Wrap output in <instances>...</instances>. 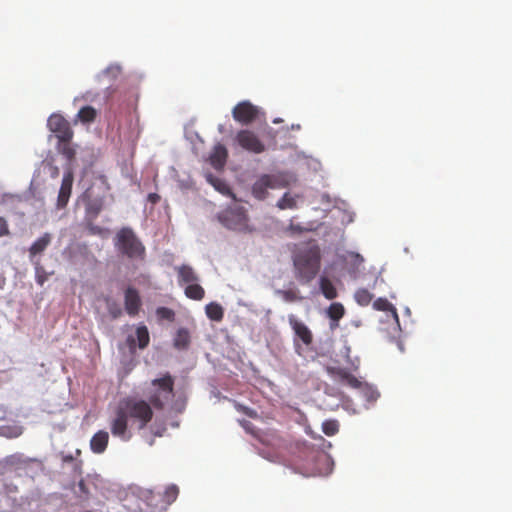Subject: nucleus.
<instances>
[{"mask_svg": "<svg viewBox=\"0 0 512 512\" xmlns=\"http://www.w3.org/2000/svg\"><path fill=\"white\" fill-rule=\"evenodd\" d=\"M153 415V407L146 400L125 398L119 403L115 417L110 423L111 433L123 441H129L132 438V433L128 429L129 420L142 430L151 422Z\"/></svg>", "mask_w": 512, "mask_h": 512, "instance_id": "f257e3e1", "label": "nucleus"}, {"mask_svg": "<svg viewBox=\"0 0 512 512\" xmlns=\"http://www.w3.org/2000/svg\"><path fill=\"white\" fill-rule=\"evenodd\" d=\"M296 278L303 284L310 283L318 274L321 255L318 246L300 250L293 259Z\"/></svg>", "mask_w": 512, "mask_h": 512, "instance_id": "f03ea898", "label": "nucleus"}, {"mask_svg": "<svg viewBox=\"0 0 512 512\" xmlns=\"http://www.w3.org/2000/svg\"><path fill=\"white\" fill-rule=\"evenodd\" d=\"M174 378L170 373L153 379L144 389L147 402L155 409L162 410L174 399Z\"/></svg>", "mask_w": 512, "mask_h": 512, "instance_id": "7ed1b4c3", "label": "nucleus"}, {"mask_svg": "<svg viewBox=\"0 0 512 512\" xmlns=\"http://www.w3.org/2000/svg\"><path fill=\"white\" fill-rule=\"evenodd\" d=\"M115 246L122 255L130 259L143 260L145 257V246L131 228H122L117 233Z\"/></svg>", "mask_w": 512, "mask_h": 512, "instance_id": "20e7f679", "label": "nucleus"}, {"mask_svg": "<svg viewBox=\"0 0 512 512\" xmlns=\"http://www.w3.org/2000/svg\"><path fill=\"white\" fill-rule=\"evenodd\" d=\"M217 218L219 222L228 229L240 232L252 231L248 224L249 218L247 212L245 208L240 205L233 204L227 207L217 215Z\"/></svg>", "mask_w": 512, "mask_h": 512, "instance_id": "39448f33", "label": "nucleus"}, {"mask_svg": "<svg viewBox=\"0 0 512 512\" xmlns=\"http://www.w3.org/2000/svg\"><path fill=\"white\" fill-rule=\"evenodd\" d=\"M288 184L284 174H263L254 182L252 194L256 199L264 200L268 196V189H280Z\"/></svg>", "mask_w": 512, "mask_h": 512, "instance_id": "423d86ee", "label": "nucleus"}, {"mask_svg": "<svg viewBox=\"0 0 512 512\" xmlns=\"http://www.w3.org/2000/svg\"><path fill=\"white\" fill-rule=\"evenodd\" d=\"M234 120L242 125H249L264 116V112L258 106L245 100L239 102L232 110Z\"/></svg>", "mask_w": 512, "mask_h": 512, "instance_id": "0eeeda50", "label": "nucleus"}, {"mask_svg": "<svg viewBox=\"0 0 512 512\" xmlns=\"http://www.w3.org/2000/svg\"><path fill=\"white\" fill-rule=\"evenodd\" d=\"M48 129L55 134L58 142L72 141L74 132L70 123L60 114H52L47 121Z\"/></svg>", "mask_w": 512, "mask_h": 512, "instance_id": "6e6552de", "label": "nucleus"}, {"mask_svg": "<svg viewBox=\"0 0 512 512\" xmlns=\"http://www.w3.org/2000/svg\"><path fill=\"white\" fill-rule=\"evenodd\" d=\"M239 146L251 153L261 154L266 150L265 144L260 140L258 135L249 129L239 130L235 137Z\"/></svg>", "mask_w": 512, "mask_h": 512, "instance_id": "1a4fd4ad", "label": "nucleus"}, {"mask_svg": "<svg viewBox=\"0 0 512 512\" xmlns=\"http://www.w3.org/2000/svg\"><path fill=\"white\" fill-rule=\"evenodd\" d=\"M326 371L331 379L339 385L347 386L351 389H357L361 386V380L347 368L328 366Z\"/></svg>", "mask_w": 512, "mask_h": 512, "instance_id": "9d476101", "label": "nucleus"}, {"mask_svg": "<svg viewBox=\"0 0 512 512\" xmlns=\"http://www.w3.org/2000/svg\"><path fill=\"white\" fill-rule=\"evenodd\" d=\"M74 181V174L72 167L68 165V167L65 169L63 179L61 182V186L59 189L58 197H57V208L58 209H64L70 199L71 193H72V185Z\"/></svg>", "mask_w": 512, "mask_h": 512, "instance_id": "9b49d317", "label": "nucleus"}, {"mask_svg": "<svg viewBox=\"0 0 512 512\" xmlns=\"http://www.w3.org/2000/svg\"><path fill=\"white\" fill-rule=\"evenodd\" d=\"M288 322L295 335L303 342L304 345L309 346L313 342V334L308 326L300 321L295 315L288 316Z\"/></svg>", "mask_w": 512, "mask_h": 512, "instance_id": "f8f14e48", "label": "nucleus"}, {"mask_svg": "<svg viewBox=\"0 0 512 512\" xmlns=\"http://www.w3.org/2000/svg\"><path fill=\"white\" fill-rule=\"evenodd\" d=\"M124 306H125V311L127 312V314L129 316L135 317L136 315H138V313L141 309V306H142V301H141L139 292L135 288L128 287L125 290Z\"/></svg>", "mask_w": 512, "mask_h": 512, "instance_id": "ddd939ff", "label": "nucleus"}, {"mask_svg": "<svg viewBox=\"0 0 512 512\" xmlns=\"http://www.w3.org/2000/svg\"><path fill=\"white\" fill-rule=\"evenodd\" d=\"M177 272L178 284L180 286H187L194 282L199 281V276L195 270L189 265H181L175 268Z\"/></svg>", "mask_w": 512, "mask_h": 512, "instance_id": "4468645a", "label": "nucleus"}, {"mask_svg": "<svg viewBox=\"0 0 512 512\" xmlns=\"http://www.w3.org/2000/svg\"><path fill=\"white\" fill-rule=\"evenodd\" d=\"M109 442V434L104 430H100L95 433L90 440V448L95 454H102Z\"/></svg>", "mask_w": 512, "mask_h": 512, "instance_id": "2eb2a0df", "label": "nucleus"}, {"mask_svg": "<svg viewBox=\"0 0 512 512\" xmlns=\"http://www.w3.org/2000/svg\"><path fill=\"white\" fill-rule=\"evenodd\" d=\"M345 308L340 302H333L326 309V315L330 319V328L335 329L339 326V320L345 315Z\"/></svg>", "mask_w": 512, "mask_h": 512, "instance_id": "dca6fc26", "label": "nucleus"}, {"mask_svg": "<svg viewBox=\"0 0 512 512\" xmlns=\"http://www.w3.org/2000/svg\"><path fill=\"white\" fill-rule=\"evenodd\" d=\"M228 157L227 149L222 144L214 146L213 151L210 155V163L215 169H221L224 167Z\"/></svg>", "mask_w": 512, "mask_h": 512, "instance_id": "f3484780", "label": "nucleus"}, {"mask_svg": "<svg viewBox=\"0 0 512 512\" xmlns=\"http://www.w3.org/2000/svg\"><path fill=\"white\" fill-rule=\"evenodd\" d=\"M52 236L50 233H44L35 240L29 248V257L32 260L36 255L41 254L50 245Z\"/></svg>", "mask_w": 512, "mask_h": 512, "instance_id": "a211bd4d", "label": "nucleus"}, {"mask_svg": "<svg viewBox=\"0 0 512 512\" xmlns=\"http://www.w3.org/2000/svg\"><path fill=\"white\" fill-rule=\"evenodd\" d=\"M319 287L323 296L328 300H333L338 296L336 287L332 281L325 276L320 277Z\"/></svg>", "mask_w": 512, "mask_h": 512, "instance_id": "6ab92c4d", "label": "nucleus"}, {"mask_svg": "<svg viewBox=\"0 0 512 512\" xmlns=\"http://www.w3.org/2000/svg\"><path fill=\"white\" fill-rule=\"evenodd\" d=\"M184 294L187 298L195 301H200L205 296L204 288L197 282L185 286Z\"/></svg>", "mask_w": 512, "mask_h": 512, "instance_id": "aec40b11", "label": "nucleus"}, {"mask_svg": "<svg viewBox=\"0 0 512 512\" xmlns=\"http://www.w3.org/2000/svg\"><path fill=\"white\" fill-rule=\"evenodd\" d=\"M205 312L207 317L216 322H220L224 317V310L219 303L211 302L206 305Z\"/></svg>", "mask_w": 512, "mask_h": 512, "instance_id": "412c9836", "label": "nucleus"}, {"mask_svg": "<svg viewBox=\"0 0 512 512\" xmlns=\"http://www.w3.org/2000/svg\"><path fill=\"white\" fill-rule=\"evenodd\" d=\"M57 150L71 163L76 156V149L71 141L58 142ZM71 166V164H69Z\"/></svg>", "mask_w": 512, "mask_h": 512, "instance_id": "4be33fe9", "label": "nucleus"}, {"mask_svg": "<svg viewBox=\"0 0 512 512\" xmlns=\"http://www.w3.org/2000/svg\"><path fill=\"white\" fill-rule=\"evenodd\" d=\"M190 343V335L188 330L180 328L174 338V346L178 349H185Z\"/></svg>", "mask_w": 512, "mask_h": 512, "instance_id": "5701e85b", "label": "nucleus"}, {"mask_svg": "<svg viewBox=\"0 0 512 512\" xmlns=\"http://www.w3.org/2000/svg\"><path fill=\"white\" fill-rule=\"evenodd\" d=\"M354 298L360 306H368L373 299V294L368 289L360 288L355 292Z\"/></svg>", "mask_w": 512, "mask_h": 512, "instance_id": "b1692460", "label": "nucleus"}, {"mask_svg": "<svg viewBox=\"0 0 512 512\" xmlns=\"http://www.w3.org/2000/svg\"><path fill=\"white\" fill-rule=\"evenodd\" d=\"M77 116L81 122L90 123L95 120L97 112L92 106H84L79 110Z\"/></svg>", "mask_w": 512, "mask_h": 512, "instance_id": "393cba45", "label": "nucleus"}, {"mask_svg": "<svg viewBox=\"0 0 512 512\" xmlns=\"http://www.w3.org/2000/svg\"><path fill=\"white\" fill-rule=\"evenodd\" d=\"M136 336L138 340V347L144 349L148 346L150 337L148 329L145 325L138 326L136 329Z\"/></svg>", "mask_w": 512, "mask_h": 512, "instance_id": "a878e982", "label": "nucleus"}, {"mask_svg": "<svg viewBox=\"0 0 512 512\" xmlns=\"http://www.w3.org/2000/svg\"><path fill=\"white\" fill-rule=\"evenodd\" d=\"M357 390H359L369 402L376 401L379 397L377 390L363 381H361V386L358 387Z\"/></svg>", "mask_w": 512, "mask_h": 512, "instance_id": "bb28decb", "label": "nucleus"}, {"mask_svg": "<svg viewBox=\"0 0 512 512\" xmlns=\"http://www.w3.org/2000/svg\"><path fill=\"white\" fill-rule=\"evenodd\" d=\"M373 307L378 311H391L396 318H398L397 311L395 307L386 299V298H378L373 302Z\"/></svg>", "mask_w": 512, "mask_h": 512, "instance_id": "cd10ccee", "label": "nucleus"}, {"mask_svg": "<svg viewBox=\"0 0 512 512\" xmlns=\"http://www.w3.org/2000/svg\"><path fill=\"white\" fill-rule=\"evenodd\" d=\"M277 207L281 210L294 209L297 207L296 198L290 193H285L277 202Z\"/></svg>", "mask_w": 512, "mask_h": 512, "instance_id": "c85d7f7f", "label": "nucleus"}, {"mask_svg": "<svg viewBox=\"0 0 512 512\" xmlns=\"http://www.w3.org/2000/svg\"><path fill=\"white\" fill-rule=\"evenodd\" d=\"M322 431L327 436H334L339 431V423L337 420H326L322 424Z\"/></svg>", "mask_w": 512, "mask_h": 512, "instance_id": "c756f323", "label": "nucleus"}, {"mask_svg": "<svg viewBox=\"0 0 512 512\" xmlns=\"http://www.w3.org/2000/svg\"><path fill=\"white\" fill-rule=\"evenodd\" d=\"M277 293L281 295L283 300L286 302H296L303 300V297L299 295L297 290H279Z\"/></svg>", "mask_w": 512, "mask_h": 512, "instance_id": "7c9ffc66", "label": "nucleus"}, {"mask_svg": "<svg viewBox=\"0 0 512 512\" xmlns=\"http://www.w3.org/2000/svg\"><path fill=\"white\" fill-rule=\"evenodd\" d=\"M156 315L159 319L162 320H168V321H174L175 319V312L167 307H159L156 310Z\"/></svg>", "mask_w": 512, "mask_h": 512, "instance_id": "2f4dec72", "label": "nucleus"}, {"mask_svg": "<svg viewBox=\"0 0 512 512\" xmlns=\"http://www.w3.org/2000/svg\"><path fill=\"white\" fill-rule=\"evenodd\" d=\"M107 309L112 318L116 319L122 315L120 306L114 301L107 302Z\"/></svg>", "mask_w": 512, "mask_h": 512, "instance_id": "473e14b6", "label": "nucleus"}, {"mask_svg": "<svg viewBox=\"0 0 512 512\" xmlns=\"http://www.w3.org/2000/svg\"><path fill=\"white\" fill-rule=\"evenodd\" d=\"M178 492H179L178 487L175 485H171V486L167 487V489L165 491L166 500L168 502L174 501L177 498Z\"/></svg>", "mask_w": 512, "mask_h": 512, "instance_id": "72a5a7b5", "label": "nucleus"}, {"mask_svg": "<svg viewBox=\"0 0 512 512\" xmlns=\"http://www.w3.org/2000/svg\"><path fill=\"white\" fill-rule=\"evenodd\" d=\"M10 235L9 226L7 220L0 216V237H5Z\"/></svg>", "mask_w": 512, "mask_h": 512, "instance_id": "f704fd0d", "label": "nucleus"}, {"mask_svg": "<svg viewBox=\"0 0 512 512\" xmlns=\"http://www.w3.org/2000/svg\"><path fill=\"white\" fill-rule=\"evenodd\" d=\"M238 410L243 412L244 414H246L247 416H249L251 418H255L257 416L256 411H254L253 409H250L248 407L242 406V405L238 406Z\"/></svg>", "mask_w": 512, "mask_h": 512, "instance_id": "c9c22d12", "label": "nucleus"}, {"mask_svg": "<svg viewBox=\"0 0 512 512\" xmlns=\"http://www.w3.org/2000/svg\"><path fill=\"white\" fill-rule=\"evenodd\" d=\"M349 256H350L351 259H353V261H354V263L356 265H360L364 261L363 257L360 254H358V253L352 252V253L349 254Z\"/></svg>", "mask_w": 512, "mask_h": 512, "instance_id": "e433bc0d", "label": "nucleus"}, {"mask_svg": "<svg viewBox=\"0 0 512 512\" xmlns=\"http://www.w3.org/2000/svg\"><path fill=\"white\" fill-rule=\"evenodd\" d=\"M89 233L92 235H100L103 232V229L99 226L89 225L88 226Z\"/></svg>", "mask_w": 512, "mask_h": 512, "instance_id": "4c0bfd02", "label": "nucleus"}, {"mask_svg": "<svg viewBox=\"0 0 512 512\" xmlns=\"http://www.w3.org/2000/svg\"><path fill=\"white\" fill-rule=\"evenodd\" d=\"M106 74H112L113 76H116L120 73V67L119 66H110L105 71Z\"/></svg>", "mask_w": 512, "mask_h": 512, "instance_id": "58836bf2", "label": "nucleus"}, {"mask_svg": "<svg viewBox=\"0 0 512 512\" xmlns=\"http://www.w3.org/2000/svg\"><path fill=\"white\" fill-rule=\"evenodd\" d=\"M288 230L291 231L292 233L298 234L303 232V228L300 225H295L293 223L289 225Z\"/></svg>", "mask_w": 512, "mask_h": 512, "instance_id": "ea45409f", "label": "nucleus"}, {"mask_svg": "<svg viewBox=\"0 0 512 512\" xmlns=\"http://www.w3.org/2000/svg\"><path fill=\"white\" fill-rule=\"evenodd\" d=\"M148 200L153 203V204H156L157 202H159L160 200V196L156 193H150L148 195Z\"/></svg>", "mask_w": 512, "mask_h": 512, "instance_id": "a19ab883", "label": "nucleus"}, {"mask_svg": "<svg viewBox=\"0 0 512 512\" xmlns=\"http://www.w3.org/2000/svg\"><path fill=\"white\" fill-rule=\"evenodd\" d=\"M78 488L79 490L84 493V494H87L88 493V490H87V486H86V483L84 482V480H80L79 483H78Z\"/></svg>", "mask_w": 512, "mask_h": 512, "instance_id": "79ce46f5", "label": "nucleus"}, {"mask_svg": "<svg viewBox=\"0 0 512 512\" xmlns=\"http://www.w3.org/2000/svg\"><path fill=\"white\" fill-rule=\"evenodd\" d=\"M58 176H59V168L57 166H52L51 177L57 178Z\"/></svg>", "mask_w": 512, "mask_h": 512, "instance_id": "37998d69", "label": "nucleus"}, {"mask_svg": "<svg viewBox=\"0 0 512 512\" xmlns=\"http://www.w3.org/2000/svg\"><path fill=\"white\" fill-rule=\"evenodd\" d=\"M128 341L130 342V347H131V348H132V347H134V345H135V340H134L132 337H129V338H128Z\"/></svg>", "mask_w": 512, "mask_h": 512, "instance_id": "c03bdc74", "label": "nucleus"}, {"mask_svg": "<svg viewBox=\"0 0 512 512\" xmlns=\"http://www.w3.org/2000/svg\"><path fill=\"white\" fill-rule=\"evenodd\" d=\"M4 197H9L10 199L17 198L18 200H20V197L18 195H4Z\"/></svg>", "mask_w": 512, "mask_h": 512, "instance_id": "a18cd8bd", "label": "nucleus"}, {"mask_svg": "<svg viewBox=\"0 0 512 512\" xmlns=\"http://www.w3.org/2000/svg\"><path fill=\"white\" fill-rule=\"evenodd\" d=\"M154 435L161 436L162 434L160 432H154Z\"/></svg>", "mask_w": 512, "mask_h": 512, "instance_id": "49530a36", "label": "nucleus"}, {"mask_svg": "<svg viewBox=\"0 0 512 512\" xmlns=\"http://www.w3.org/2000/svg\"><path fill=\"white\" fill-rule=\"evenodd\" d=\"M293 128L300 129V125H294Z\"/></svg>", "mask_w": 512, "mask_h": 512, "instance_id": "de8ad7c7", "label": "nucleus"}, {"mask_svg": "<svg viewBox=\"0 0 512 512\" xmlns=\"http://www.w3.org/2000/svg\"><path fill=\"white\" fill-rule=\"evenodd\" d=\"M280 121H281V120H279V119H275V120H274V123H279Z\"/></svg>", "mask_w": 512, "mask_h": 512, "instance_id": "09e8293b", "label": "nucleus"}, {"mask_svg": "<svg viewBox=\"0 0 512 512\" xmlns=\"http://www.w3.org/2000/svg\"><path fill=\"white\" fill-rule=\"evenodd\" d=\"M214 186L217 188V190L222 191V190L220 189V187H219V186H217L216 184H214Z\"/></svg>", "mask_w": 512, "mask_h": 512, "instance_id": "8fccbe9b", "label": "nucleus"}]
</instances>
